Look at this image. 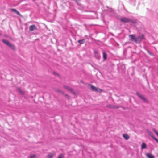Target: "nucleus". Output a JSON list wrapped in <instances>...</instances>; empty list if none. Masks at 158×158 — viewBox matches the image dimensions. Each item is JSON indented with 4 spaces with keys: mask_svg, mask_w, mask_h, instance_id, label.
Wrapping results in <instances>:
<instances>
[{
    "mask_svg": "<svg viewBox=\"0 0 158 158\" xmlns=\"http://www.w3.org/2000/svg\"><path fill=\"white\" fill-rule=\"evenodd\" d=\"M11 11L16 13V14L19 15L20 17H22V15L16 10L14 9H11Z\"/></svg>",
    "mask_w": 158,
    "mask_h": 158,
    "instance_id": "obj_11",
    "label": "nucleus"
},
{
    "mask_svg": "<svg viewBox=\"0 0 158 158\" xmlns=\"http://www.w3.org/2000/svg\"><path fill=\"white\" fill-rule=\"evenodd\" d=\"M56 155V153L55 152L52 153H50L47 156V158H53V156Z\"/></svg>",
    "mask_w": 158,
    "mask_h": 158,
    "instance_id": "obj_8",
    "label": "nucleus"
},
{
    "mask_svg": "<svg viewBox=\"0 0 158 158\" xmlns=\"http://www.w3.org/2000/svg\"><path fill=\"white\" fill-rule=\"evenodd\" d=\"M153 131H154V132L156 133V132H157V131H156V130H155L154 129H153Z\"/></svg>",
    "mask_w": 158,
    "mask_h": 158,
    "instance_id": "obj_26",
    "label": "nucleus"
},
{
    "mask_svg": "<svg viewBox=\"0 0 158 158\" xmlns=\"http://www.w3.org/2000/svg\"><path fill=\"white\" fill-rule=\"evenodd\" d=\"M55 91L57 92L60 93L61 94H64V92L63 91L61 90L60 89H55Z\"/></svg>",
    "mask_w": 158,
    "mask_h": 158,
    "instance_id": "obj_15",
    "label": "nucleus"
},
{
    "mask_svg": "<svg viewBox=\"0 0 158 158\" xmlns=\"http://www.w3.org/2000/svg\"><path fill=\"white\" fill-rule=\"evenodd\" d=\"M153 139L156 140L157 143H158V139H157L155 137H153Z\"/></svg>",
    "mask_w": 158,
    "mask_h": 158,
    "instance_id": "obj_24",
    "label": "nucleus"
},
{
    "mask_svg": "<svg viewBox=\"0 0 158 158\" xmlns=\"http://www.w3.org/2000/svg\"><path fill=\"white\" fill-rule=\"evenodd\" d=\"M64 155L62 154H60V155H59L58 156V158H64Z\"/></svg>",
    "mask_w": 158,
    "mask_h": 158,
    "instance_id": "obj_21",
    "label": "nucleus"
},
{
    "mask_svg": "<svg viewBox=\"0 0 158 158\" xmlns=\"http://www.w3.org/2000/svg\"><path fill=\"white\" fill-rule=\"evenodd\" d=\"M120 20L121 22L125 23H136L135 22H134L132 19H130L127 18L123 17L120 19Z\"/></svg>",
    "mask_w": 158,
    "mask_h": 158,
    "instance_id": "obj_3",
    "label": "nucleus"
},
{
    "mask_svg": "<svg viewBox=\"0 0 158 158\" xmlns=\"http://www.w3.org/2000/svg\"><path fill=\"white\" fill-rule=\"evenodd\" d=\"M136 94L141 99L143 100L144 102L146 103H148V101L145 98V97L143 96L140 94L139 92H136Z\"/></svg>",
    "mask_w": 158,
    "mask_h": 158,
    "instance_id": "obj_5",
    "label": "nucleus"
},
{
    "mask_svg": "<svg viewBox=\"0 0 158 158\" xmlns=\"http://www.w3.org/2000/svg\"><path fill=\"white\" fill-rule=\"evenodd\" d=\"M2 35V34L1 33H0V36Z\"/></svg>",
    "mask_w": 158,
    "mask_h": 158,
    "instance_id": "obj_28",
    "label": "nucleus"
},
{
    "mask_svg": "<svg viewBox=\"0 0 158 158\" xmlns=\"http://www.w3.org/2000/svg\"><path fill=\"white\" fill-rule=\"evenodd\" d=\"M63 87L68 91H70L71 93L73 94H75V92L74 91L72 88H71L65 85H63Z\"/></svg>",
    "mask_w": 158,
    "mask_h": 158,
    "instance_id": "obj_6",
    "label": "nucleus"
},
{
    "mask_svg": "<svg viewBox=\"0 0 158 158\" xmlns=\"http://www.w3.org/2000/svg\"><path fill=\"white\" fill-rule=\"evenodd\" d=\"M17 90L20 94L22 95L24 94V93L19 88H17Z\"/></svg>",
    "mask_w": 158,
    "mask_h": 158,
    "instance_id": "obj_12",
    "label": "nucleus"
},
{
    "mask_svg": "<svg viewBox=\"0 0 158 158\" xmlns=\"http://www.w3.org/2000/svg\"><path fill=\"white\" fill-rule=\"evenodd\" d=\"M89 86L90 87L91 90L93 91L100 93H101L102 91V90L101 89L98 88L93 85H92L89 84Z\"/></svg>",
    "mask_w": 158,
    "mask_h": 158,
    "instance_id": "obj_4",
    "label": "nucleus"
},
{
    "mask_svg": "<svg viewBox=\"0 0 158 158\" xmlns=\"http://www.w3.org/2000/svg\"><path fill=\"white\" fill-rule=\"evenodd\" d=\"M102 53L103 59L104 60H106L107 58V55L104 52H103Z\"/></svg>",
    "mask_w": 158,
    "mask_h": 158,
    "instance_id": "obj_16",
    "label": "nucleus"
},
{
    "mask_svg": "<svg viewBox=\"0 0 158 158\" xmlns=\"http://www.w3.org/2000/svg\"><path fill=\"white\" fill-rule=\"evenodd\" d=\"M37 28L35 25H31L29 27V30L31 31L36 30Z\"/></svg>",
    "mask_w": 158,
    "mask_h": 158,
    "instance_id": "obj_10",
    "label": "nucleus"
},
{
    "mask_svg": "<svg viewBox=\"0 0 158 158\" xmlns=\"http://www.w3.org/2000/svg\"><path fill=\"white\" fill-rule=\"evenodd\" d=\"M36 156L35 155H33L30 156V158H35Z\"/></svg>",
    "mask_w": 158,
    "mask_h": 158,
    "instance_id": "obj_22",
    "label": "nucleus"
},
{
    "mask_svg": "<svg viewBox=\"0 0 158 158\" xmlns=\"http://www.w3.org/2000/svg\"><path fill=\"white\" fill-rule=\"evenodd\" d=\"M123 136L126 140L130 138L129 136L127 134H123Z\"/></svg>",
    "mask_w": 158,
    "mask_h": 158,
    "instance_id": "obj_13",
    "label": "nucleus"
},
{
    "mask_svg": "<svg viewBox=\"0 0 158 158\" xmlns=\"http://www.w3.org/2000/svg\"><path fill=\"white\" fill-rule=\"evenodd\" d=\"M129 37L130 40L132 41H134L135 43V40H136V37H135V35H129Z\"/></svg>",
    "mask_w": 158,
    "mask_h": 158,
    "instance_id": "obj_9",
    "label": "nucleus"
},
{
    "mask_svg": "<svg viewBox=\"0 0 158 158\" xmlns=\"http://www.w3.org/2000/svg\"><path fill=\"white\" fill-rule=\"evenodd\" d=\"M146 156L148 158H154V156L151 153H148L146 154Z\"/></svg>",
    "mask_w": 158,
    "mask_h": 158,
    "instance_id": "obj_14",
    "label": "nucleus"
},
{
    "mask_svg": "<svg viewBox=\"0 0 158 158\" xmlns=\"http://www.w3.org/2000/svg\"><path fill=\"white\" fill-rule=\"evenodd\" d=\"M146 148V144L144 143H143L141 145V148L142 149H143Z\"/></svg>",
    "mask_w": 158,
    "mask_h": 158,
    "instance_id": "obj_18",
    "label": "nucleus"
},
{
    "mask_svg": "<svg viewBox=\"0 0 158 158\" xmlns=\"http://www.w3.org/2000/svg\"><path fill=\"white\" fill-rule=\"evenodd\" d=\"M2 41L6 45L9 47L11 49L14 51H15L16 48L15 46L6 40H3Z\"/></svg>",
    "mask_w": 158,
    "mask_h": 158,
    "instance_id": "obj_1",
    "label": "nucleus"
},
{
    "mask_svg": "<svg viewBox=\"0 0 158 158\" xmlns=\"http://www.w3.org/2000/svg\"><path fill=\"white\" fill-rule=\"evenodd\" d=\"M66 98L68 99H69V96L67 94H66L64 95Z\"/></svg>",
    "mask_w": 158,
    "mask_h": 158,
    "instance_id": "obj_23",
    "label": "nucleus"
},
{
    "mask_svg": "<svg viewBox=\"0 0 158 158\" xmlns=\"http://www.w3.org/2000/svg\"><path fill=\"white\" fill-rule=\"evenodd\" d=\"M148 134L151 137H152V138L153 137H154L152 133V132H151L150 131H148Z\"/></svg>",
    "mask_w": 158,
    "mask_h": 158,
    "instance_id": "obj_19",
    "label": "nucleus"
},
{
    "mask_svg": "<svg viewBox=\"0 0 158 158\" xmlns=\"http://www.w3.org/2000/svg\"><path fill=\"white\" fill-rule=\"evenodd\" d=\"M84 40H79L78 41V42L81 44H82L84 43Z\"/></svg>",
    "mask_w": 158,
    "mask_h": 158,
    "instance_id": "obj_20",
    "label": "nucleus"
},
{
    "mask_svg": "<svg viewBox=\"0 0 158 158\" xmlns=\"http://www.w3.org/2000/svg\"><path fill=\"white\" fill-rule=\"evenodd\" d=\"M144 35H142L141 36H139L136 38V40H135V43H140L141 42L142 39H143Z\"/></svg>",
    "mask_w": 158,
    "mask_h": 158,
    "instance_id": "obj_7",
    "label": "nucleus"
},
{
    "mask_svg": "<svg viewBox=\"0 0 158 158\" xmlns=\"http://www.w3.org/2000/svg\"><path fill=\"white\" fill-rule=\"evenodd\" d=\"M156 134L158 136V133L157 132Z\"/></svg>",
    "mask_w": 158,
    "mask_h": 158,
    "instance_id": "obj_27",
    "label": "nucleus"
},
{
    "mask_svg": "<svg viewBox=\"0 0 158 158\" xmlns=\"http://www.w3.org/2000/svg\"><path fill=\"white\" fill-rule=\"evenodd\" d=\"M94 53L96 54H97L98 53V52L96 50L94 51Z\"/></svg>",
    "mask_w": 158,
    "mask_h": 158,
    "instance_id": "obj_25",
    "label": "nucleus"
},
{
    "mask_svg": "<svg viewBox=\"0 0 158 158\" xmlns=\"http://www.w3.org/2000/svg\"><path fill=\"white\" fill-rule=\"evenodd\" d=\"M107 107L110 108H116L114 106L111 105H107L106 106Z\"/></svg>",
    "mask_w": 158,
    "mask_h": 158,
    "instance_id": "obj_17",
    "label": "nucleus"
},
{
    "mask_svg": "<svg viewBox=\"0 0 158 158\" xmlns=\"http://www.w3.org/2000/svg\"><path fill=\"white\" fill-rule=\"evenodd\" d=\"M2 41L6 45L9 47L11 49L14 51H15L16 48L15 46L6 40H3Z\"/></svg>",
    "mask_w": 158,
    "mask_h": 158,
    "instance_id": "obj_2",
    "label": "nucleus"
}]
</instances>
